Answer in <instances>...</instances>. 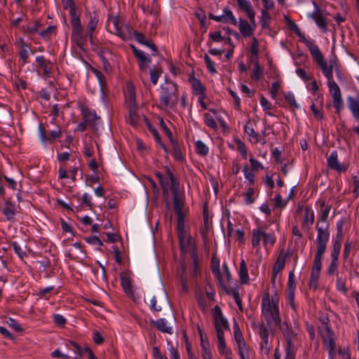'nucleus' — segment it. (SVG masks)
Returning a JSON list of instances; mask_svg holds the SVG:
<instances>
[{"label": "nucleus", "mask_w": 359, "mask_h": 359, "mask_svg": "<svg viewBox=\"0 0 359 359\" xmlns=\"http://www.w3.org/2000/svg\"><path fill=\"white\" fill-rule=\"evenodd\" d=\"M296 35L299 37V41L304 43L309 50L313 60L321 69L323 74L327 79V86L329 87V92L332 97L333 105L337 110V113L339 114L343 108L344 104L340 88L333 79L332 66L327 65L318 46L313 40H308L300 29L299 30V34H296Z\"/></svg>", "instance_id": "nucleus-1"}, {"label": "nucleus", "mask_w": 359, "mask_h": 359, "mask_svg": "<svg viewBox=\"0 0 359 359\" xmlns=\"http://www.w3.org/2000/svg\"><path fill=\"white\" fill-rule=\"evenodd\" d=\"M208 17L216 22H230L233 26L238 25L240 33L244 37L251 36L256 27L255 16L253 17V20L249 19L250 22L243 18H240L238 21L234 17L233 12L228 7L224 8L223 14L221 15H215L210 13Z\"/></svg>", "instance_id": "nucleus-2"}, {"label": "nucleus", "mask_w": 359, "mask_h": 359, "mask_svg": "<svg viewBox=\"0 0 359 359\" xmlns=\"http://www.w3.org/2000/svg\"><path fill=\"white\" fill-rule=\"evenodd\" d=\"M278 303V297L276 294L271 297L269 291L264 293L262 299V315L268 327H271L273 324L280 325V318Z\"/></svg>", "instance_id": "nucleus-3"}, {"label": "nucleus", "mask_w": 359, "mask_h": 359, "mask_svg": "<svg viewBox=\"0 0 359 359\" xmlns=\"http://www.w3.org/2000/svg\"><path fill=\"white\" fill-rule=\"evenodd\" d=\"M172 181L173 208L177 218V237H182L184 234H187L185 217L187 211L184 208V201L183 198L179 195L178 182L174 179Z\"/></svg>", "instance_id": "nucleus-4"}, {"label": "nucleus", "mask_w": 359, "mask_h": 359, "mask_svg": "<svg viewBox=\"0 0 359 359\" xmlns=\"http://www.w3.org/2000/svg\"><path fill=\"white\" fill-rule=\"evenodd\" d=\"M179 89L176 83H172L162 86L160 92V107L163 109H174L178 102Z\"/></svg>", "instance_id": "nucleus-5"}, {"label": "nucleus", "mask_w": 359, "mask_h": 359, "mask_svg": "<svg viewBox=\"0 0 359 359\" xmlns=\"http://www.w3.org/2000/svg\"><path fill=\"white\" fill-rule=\"evenodd\" d=\"M72 26L71 41L80 50L85 51L88 39V33L84 34L80 18L70 20Z\"/></svg>", "instance_id": "nucleus-6"}, {"label": "nucleus", "mask_w": 359, "mask_h": 359, "mask_svg": "<svg viewBox=\"0 0 359 359\" xmlns=\"http://www.w3.org/2000/svg\"><path fill=\"white\" fill-rule=\"evenodd\" d=\"M316 229L317 230V237L316 241V252L315 255L323 257L330 236V225L329 224H326L324 226H319V222H318L316 225Z\"/></svg>", "instance_id": "nucleus-7"}, {"label": "nucleus", "mask_w": 359, "mask_h": 359, "mask_svg": "<svg viewBox=\"0 0 359 359\" xmlns=\"http://www.w3.org/2000/svg\"><path fill=\"white\" fill-rule=\"evenodd\" d=\"M93 43H90L93 50L95 51L102 65V68L106 73H110L112 70L111 66L109 63V59L112 56V51L109 48H104L101 45L98 44L93 39Z\"/></svg>", "instance_id": "nucleus-8"}, {"label": "nucleus", "mask_w": 359, "mask_h": 359, "mask_svg": "<svg viewBox=\"0 0 359 359\" xmlns=\"http://www.w3.org/2000/svg\"><path fill=\"white\" fill-rule=\"evenodd\" d=\"M165 170L166 176L159 172H156V176L161 185L163 195L168 196L169 190L172 193L173 178L178 182L179 186L180 181L175 177L174 174L168 167H165Z\"/></svg>", "instance_id": "nucleus-9"}, {"label": "nucleus", "mask_w": 359, "mask_h": 359, "mask_svg": "<svg viewBox=\"0 0 359 359\" xmlns=\"http://www.w3.org/2000/svg\"><path fill=\"white\" fill-rule=\"evenodd\" d=\"M36 62L37 63V71L39 73L42 72V77L46 80L50 78L53 70V62L47 60L43 55L37 56Z\"/></svg>", "instance_id": "nucleus-10"}, {"label": "nucleus", "mask_w": 359, "mask_h": 359, "mask_svg": "<svg viewBox=\"0 0 359 359\" xmlns=\"http://www.w3.org/2000/svg\"><path fill=\"white\" fill-rule=\"evenodd\" d=\"M323 258V256H314L313 264L309 283L310 288H313V290H316L318 287V281L321 271Z\"/></svg>", "instance_id": "nucleus-11"}, {"label": "nucleus", "mask_w": 359, "mask_h": 359, "mask_svg": "<svg viewBox=\"0 0 359 359\" xmlns=\"http://www.w3.org/2000/svg\"><path fill=\"white\" fill-rule=\"evenodd\" d=\"M86 16L87 18L86 27H87L88 39H89L90 43H93V39H94L93 34H94V32L95 31V29L98 25V23H99V20H100L99 16H98V14L95 11L88 12L86 14Z\"/></svg>", "instance_id": "nucleus-12"}, {"label": "nucleus", "mask_w": 359, "mask_h": 359, "mask_svg": "<svg viewBox=\"0 0 359 359\" xmlns=\"http://www.w3.org/2000/svg\"><path fill=\"white\" fill-rule=\"evenodd\" d=\"M318 332L326 348H335L334 333L332 330L331 325L319 327Z\"/></svg>", "instance_id": "nucleus-13"}, {"label": "nucleus", "mask_w": 359, "mask_h": 359, "mask_svg": "<svg viewBox=\"0 0 359 359\" xmlns=\"http://www.w3.org/2000/svg\"><path fill=\"white\" fill-rule=\"evenodd\" d=\"M259 335L262 339L260 349L262 353L268 355L271 349V345L269 341V329L264 323L259 325Z\"/></svg>", "instance_id": "nucleus-14"}, {"label": "nucleus", "mask_w": 359, "mask_h": 359, "mask_svg": "<svg viewBox=\"0 0 359 359\" xmlns=\"http://www.w3.org/2000/svg\"><path fill=\"white\" fill-rule=\"evenodd\" d=\"M180 243V251L182 255H185L187 252H191V255L194 252H196V247L195 242L190 235L184 234L182 237H177Z\"/></svg>", "instance_id": "nucleus-15"}, {"label": "nucleus", "mask_w": 359, "mask_h": 359, "mask_svg": "<svg viewBox=\"0 0 359 359\" xmlns=\"http://www.w3.org/2000/svg\"><path fill=\"white\" fill-rule=\"evenodd\" d=\"M328 167L338 172H344L348 169V165L341 164L338 161V154L336 150L331 152L327 158Z\"/></svg>", "instance_id": "nucleus-16"}, {"label": "nucleus", "mask_w": 359, "mask_h": 359, "mask_svg": "<svg viewBox=\"0 0 359 359\" xmlns=\"http://www.w3.org/2000/svg\"><path fill=\"white\" fill-rule=\"evenodd\" d=\"M213 318L215 321V329H225L229 330V323L226 319H225L222 315V312L219 306H215L212 309Z\"/></svg>", "instance_id": "nucleus-17"}, {"label": "nucleus", "mask_w": 359, "mask_h": 359, "mask_svg": "<svg viewBox=\"0 0 359 359\" xmlns=\"http://www.w3.org/2000/svg\"><path fill=\"white\" fill-rule=\"evenodd\" d=\"M125 102L127 107H136L135 88L131 82L126 83V88L124 91Z\"/></svg>", "instance_id": "nucleus-18"}, {"label": "nucleus", "mask_w": 359, "mask_h": 359, "mask_svg": "<svg viewBox=\"0 0 359 359\" xmlns=\"http://www.w3.org/2000/svg\"><path fill=\"white\" fill-rule=\"evenodd\" d=\"M39 130L40 140L43 143H46L48 141L50 142L52 140H55L61 137V129L58 126L55 130L50 131V136H47L46 135V130L42 124H39Z\"/></svg>", "instance_id": "nucleus-19"}, {"label": "nucleus", "mask_w": 359, "mask_h": 359, "mask_svg": "<svg viewBox=\"0 0 359 359\" xmlns=\"http://www.w3.org/2000/svg\"><path fill=\"white\" fill-rule=\"evenodd\" d=\"M1 212L8 221L12 222H15V216L17 213V209L15 203L11 200L8 199L5 201L4 205L1 209Z\"/></svg>", "instance_id": "nucleus-20"}, {"label": "nucleus", "mask_w": 359, "mask_h": 359, "mask_svg": "<svg viewBox=\"0 0 359 359\" xmlns=\"http://www.w3.org/2000/svg\"><path fill=\"white\" fill-rule=\"evenodd\" d=\"M255 124L254 121L248 119L243 127L245 133L249 137V141L253 144H256L259 142V133L254 128Z\"/></svg>", "instance_id": "nucleus-21"}, {"label": "nucleus", "mask_w": 359, "mask_h": 359, "mask_svg": "<svg viewBox=\"0 0 359 359\" xmlns=\"http://www.w3.org/2000/svg\"><path fill=\"white\" fill-rule=\"evenodd\" d=\"M189 82L191 84L192 93L194 95L200 97L206 95L205 86L194 76L189 78Z\"/></svg>", "instance_id": "nucleus-22"}, {"label": "nucleus", "mask_w": 359, "mask_h": 359, "mask_svg": "<svg viewBox=\"0 0 359 359\" xmlns=\"http://www.w3.org/2000/svg\"><path fill=\"white\" fill-rule=\"evenodd\" d=\"M133 36L135 39V40L142 45H144L146 46H148L153 50V55H156L158 52V49L156 46L153 43V41L150 39H147L145 36L140 32H138L137 31L134 30L133 32Z\"/></svg>", "instance_id": "nucleus-23"}, {"label": "nucleus", "mask_w": 359, "mask_h": 359, "mask_svg": "<svg viewBox=\"0 0 359 359\" xmlns=\"http://www.w3.org/2000/svg\"><path fill=\"white\" fill-rule=\"evenodd\" d=\"M93 72L96 76V77L99 81L100 90H101V93H102L101 98L103 100V102H105L107 100V92H108V89L107 88L105 76L100 71H99L96 69H93Z\"/></svg>", "instance_id": "nucleus-24"}, {"label": "nucleus", "mask_w": 359, "mask_h": 359, "mask_svg": "<svg viewBox=\"0 0 359 359\" xmlns=\"http://www.w3.org/2000/svg\"><path fill=\"white\" fill-rule=\"evenodd\" d=\"M19 43L20 46L19 52L20 60L22 61V64H27L29 62V53H33V52L30 46L25 41L23 38H20Z\"/></svg>", "instance_id": "nucleus-25"}, {"label": "nucleus", "mask_w": 359, "mask_h": 359, "mask_svg": "<svg viewBox=\"0 0 359 359\" xmlns=\"http://www.w3.org/2000/svg\"><path fill=\"white\" fill-rule=\"evenodd\" d=\"M79 170V166L76 163L73 168L67 171L66 167L60 166L59 168V178L60 179H66L71 178L74 182L76 181V175Z\"/></svg>", "instance_id": "nucleus-26"}, {"label": "nucleus", "mask_w": 359, "mask_h": 359, "mask_svg": "<svg viewBox=\"0 0 359 359\" xmlns=\"http://www.w3.org/2000/svg\"><path fill=\"white\" fill-rule=\"evenodd\" d=\"M111 20L115 28L114 34L118 36L123 41H126L128 39V36L122 30L123 27V20L119 18V16L112 17Z\"/></svg>", "instance_id": "nucleus-27"}, {"label": "nucleus", "mask_w": 359, "mask_h": 359, "mask_svg": "<svg viewBox=\"0 0 359 359\" xmlns=\"http://www.w3.org/2000/svg\"><path fill=\"white\" fill-rule=\"evenodd\" d=\"M239 8L244 11L249 19L253 20L255 12L248 0H236Z\"/></svg>", "instance_id": "nucleus-28"}, {"label": "nucleus", "mask_w": 359, "mask_h": 359, "mask_svg": "<svg viewBox=\"0 0 359 359\" xmlns=\"http://www.w3.org/2000/svg\"><path fill=\"white\" fill-rule=\"evenodd\" d=\"M203 226L201 228L200 232L203 240H205L208 236V233L211 227V224L209 222V214L208 206L204 205L203 210Z\"/></svg>", "instance_id": "nucleus-29"}, {"label": "nucleus", "mask_w": 359, "mask_h": 359, "mask_svg": "<svg viewBox=\"0 0 359 359\" xmlns=\"http://www.w3.org/2000/svg\"><path fill=\"white\" fill-rule=\"evenodd\" d=\"M81 113L83 121L86 122L88 125L93 126L96 124L97 120L100 119V117L95 111H90L88 108H83Z\"/></svg>", "instance_id": "nucleus-30"}, {"label": "nucleus", "mask_w": 359, "mask_h": 359, "mask_svg": "<svg viewBox=\"0 0 359 359\" xmlns=\"http://www.w3.org/2000/svg\"><path fill=\"white\" fill-rule=\"evenodd\" d=\"M285 258L286 256L285 255H283L280 253L279 256L278 257L273 266V277H272V282L273 283H275L276 277L278 272L282 271L285 266Z\"/></svg>", "instance_id": "nucleus-31"}, {"label": "nucleus", "mask_w": 359, "mask_h": 359, "mask_svg": "<svg viewBox=\"0 0 359 359\" xmlns=\"http://www.w3.org/2000/svg\"><path fill=\"white\" fill-rule=\"evenodd\" d=\"M348 107L353 116L359 121V96L357 98L348 97L347 99Z\"/></svg>", "instance_id": "nucleus-32"}, {"label": "nucleus", "mask_w": 359, "mask_h": 359, "mask_svg": "<svg viewBox=\"0 0 359 359\" xmlns=\"http://www.w3.org/2000/svg\"><path fill=\"white\" fill-rule=\"evenodd\" d=\"M238 275L241 284H247L249 283V276L247 265L243 259H242L240 262Z\"/></svg>", "instance_id": "nucleus-33"}, {"label": "nucleus", "mask_w": 359, "mask_h": 359, "mask_svg": "<svg viewBox=\"0 0 359 359\" xmlns=\"http://www.w3.org/2000/svg\"><path fill=\"white\" fill-rule=\"evenodd\" d=\"M154 325L161 332L172 334L173 333V329L172 327L168 326L167 321L164 318H160L155 321H153Z\"/></svg>", "instance_id": "nucleus-34"}, {"label": "nucleus", "mask_w": 359, "mask_h": 359, "mask_svg": "<svg viewBox=\"0 0 359 359\" xmlns=\"http://www.w3.org/2000/svg\"><path fill=\"white\" fill-rule=\"evenodd\" d=\"M314 212L309 206H306L304 209V219L302 222L303 226L309 228L314 222Z\"/></svg>", "instance_id": "nucleus-35"}, {"label": "nucleus", "mask_w": 359, "mask_h": 359, "mask_svg": "<svg viewBox=\"0 0 359 359\" xmlns=\"http://www.w3.org/2000/svg\"><path fill=\"white\" fill-rule=\"evenodd\" d=\"M170 142L172 147L174 158H175V160H177L178 161H182L184 160V156H183V154L182 152V149H181L180 144L175 139L171 140V141H170Z\"/></svg>", "instance_id": "nucleus-36"}, {"label": "nucleus", "mask_w": 359, "mask_h": 359, "mask_svg": "<svg viewBox=\"0 0 359 359\" xmlns=\"http://www.w3.org/2000/svg\"><path fill=\"white\" fill-rule=\"evenodd\" d=\"M62 3L64 9H69L70 20H73L74 18H79L76 15L74 0H62Z\"/></svg>", "instance_id": "nucleus-37"}, {"label": "nucleus", "mask_w": 359, "mask_h": 359, "mask_svg": "<svg viewBox=\"0 0 359 359\" xmlns=\"http://www.w3.org/2000/svg\"><path fill=\"white\" fill-rule=\"evenodd\" d=\"M128 122L132 126H136L138 123V116L137 114V106L128 107Z\"/></svg>", "instance_id": "nucleus-38"}, {"label": "nucleus", "mask_w": 359, "mask_h": 359, "mask_svg": "<svg viewBox=\"0 0 359 359\" xmlns=\"http://www.w3.org/2000/svg\"><path fill=\"white\" fill-rule=\"evenodd\" d=\"M121 285L126 292L131 291V278L126 273H121L120 275Z\"/></svg>", "instance_id": "nucleus-39"}, {"label": "nucleus", "mask_w": 359, "mask_h": 359, "mask_svg": "<svg viewBox=\"0 0 359 359\" xmlns=\"http://www.w3.org/2000/svg\"><path fill=\"white\" fill-rule=\"evenodd\" d=\"M211 270L212 273L219 279H221V273L219 270V259L212 255L211 258Z\"/></svg>", "instance_id": "nucleus-40"}, {"label": "nucleus", "mask_w": 359, "mask_h": 359, "mask_svg": "<svg viewBox=\"0 0 359 359\" xmlns=\"http://www.w3.org/2000/svg\"><path fill=\"white\" fill-rule=\"evenodd\" d=\"M262 237H264L263 229H253L252 238V245L253 247L259 246Z\"/></svg>", "instance_id": "nucleus-41"}, {"label": "nucleus", "mask_w": 359, "mask_h": 359, "mask_svg": "<svg viewBox=\"0 0 359 359\" xmlns=\"http://www.w3.org/2000/svg\"><path fill=\"white\" fill-rule=\"evenodd\" d=\"M57 27L55 25H50L46 29L39 32V35L42 39L46 41L50 40L52 35L56 34Z\"/></svg>", "instance_id": "nucleus-42"}, {"label": "nucleus", "mask_w": 359, "mask_h": 359, "mask_svg": "<svg viewBox=\"0 0 359 359\" xmlns=\"http://www.w3.org/2000/svg\"><path fill=\"white\" fill-rule=\"evenodd\" d=\"M195 150L196 152L202 156H205L209 152L208 147L201 141L198 140L195 142Z\"/></svg>", "instance_id": "nucleus-43"}, {"label": "nucleus", "mask_w": 359, "mask_h": 359, "mask_svg": "<svg viewBox=\"0 0 359 359\" xmlns=\"http://www.w3.org/2000/svg\"><path fill=\"white\" fill-rule=\"evenodd\" d=\"M261 20L260 24L262 29H269L270 27L271 16L269 11L262 10L261 11Z\"/></svg>", "instance_id": "nucleus-44"}, {"label": "nucleus", "mask_w": 359, "mask_h": 359, "mask_svg": "<svg viewBox=\"0 0 359 359\" xmlns=\"http://www.w3.org/2000/svg\"><path fill=\"white\" fill-rule=\"evenodd\" d=\"M276 242V236L273 233H266L264 231L263 243L264 247H271Z\"/></svg>", "instance_id": "nucleus-45"}, {"label": "nucleus", "mask_w": 359, "mask_h": 359, "mask_svg": "<svg viewBox=\"0 0 359 359\" xmlns=\"http://www.w3.org/2000/svg\"><path fill=\"white\" fill-rule=\"evenodd\" d=\"M193 259V276L194 278H197L200 274L201 269L199 266V259L196 252H194L191 255Z\"/></svg>", "instance_id": "nucleus-46"}, {"label": "nucleus", "mask_w": 359, "mask_h": 359, "mask_svg": "<svg viewBox=\"0 0 359 359\" xmlns=\"http://www.w3.org/2000/svg\"><path fill=\"white\" fill-rule=\"evenodd\" d=\"M234 142L237 146L238 150L241 153V156L246 159L248 156V150L245 144L238 138H235Z\"/></svg>", "instance_id": "nucleus-47"}, {"label": "nucleus", "mask_w": 359, "mask_h": 359, "mask_svg": "<svg viewBox=\"0 0 359 359\" xmlns=\"http://www.w3.org/2000/svg\"><path fill=\"white\" fill-rule=\"evenodd\" d=\"M42 27V24L40 20H36L32 24L27 26L25 33L27 34H34L39 32V29Z\"/></svg>", "instance_id": "nucleus-48"}, {"label": "nucleus", "mask_w": 359, "mask_h": 359, "mask_svg": "<svg viewBox=\"0 0 359 359\" xmlns=\"http://www.w3.org/2000/svg\"><path fill=\"white\" fill-rule=\"evenodd\" d=\"M341 241L334 240L333 243V249L331 253L332 259H339V256L341 251Z\"/></svg>", "instance_id": "nucleus-49"}, {"label": "nucleus", "mask_w": 359, "mask_h": 359, "mask_svg": "<svg viewBox=\"0 0 359 359\" xmlns=\"http://www.w3.org/2000/svg\"><path fill=\"white\" fill-rule=\"evenodd\" d=\"M262 75V69L259 64L258 59L255 60V67L251 76L254 81H259Z\"/></svg>", "instance_id": "nucleus-50"}, {"label": "nucleus", "mask_w": 359, "mask_h": 359, "mask_svg": "<svg viewBox=\"0 0 359 359\" xmlns=\"http://www.w3.org/2000/svg\"><path fill=\"white\" fill-rule=\"evenodd\" d=\"M337 280H336V287L337 289L341 292L344 294H346L348 291L346 287V280L341 276H339V273H337Z\"/></svg>", "instance_id": "nucleus-51"}, {"label": "nucleus", "mask_w": 359, "mask_h": 359, "mask_svg": "<svg viewBox=\"0 0 359 359\" xmlns=\"http://www.w3.org/2000/svg\"><path fill=\"white\" fill-rule=\"evenodd\" d=\"M295 352L291 339L287 340V346L285 348V357L284 359H294Z\"/></svg>", "instance_id": "nucleus-52"}, {"label": "nucleus", "mask_w": 359, "mask_h": 359, "mask_svg": "<svg viewBox=\"0 0 359 359\" xmlns=\"http://www.w3.org/2000/svg\"><path fill=\"white\" fill-rule=\"evenodd\" d=\"M150 79L151 82L156 85L158 82V80L161 76V68H158L157 67H153L150 69Z\"/></svg>", "instance_id": "nucleus-53"}, {"label": "nucleus", "mask_w": 359, "mask_h": 359, "mask_svg": "<svg viewBox=\"0 0 359 359\" xmlns=\"http://www.w3.org/2000/svg\"><path fill=\"white\" fill-rule=\"evenodd\" d=\"M245 178L248 180L250 184H254L255 175L253 170H250L248 165H245L243 170Z\"/></svg>", "instance_id": "nucleus-54"}, {"label": "nucleus", "mask_w": 359, "mask_h": 359, "mask_svg": "<svg viewBox=\"0 0 359 359\" xmlns=\"http://www.w3.org/2000/svg\"><path fill=\"white\" fill-rule=\"evenodd\" d=\"M233 334H234V338L237 343V345L245 344L243 337V334H242L237 323H235L233 325Z\"/></svg>", "instance_id": "nucleus-55"}, {"label": "nucleus", "mask_w": 359, "mask_h": 359, "mask_svg": "<svg viewBox=\"0 0 359 359\" xmlns=\"http://www.w3.org/2000/svg\"><path fill=\"white\" fill-rule=\"evenodd\" d=\"M149 130L150 132L151 133V134L154 135V139L156 140V142L161 146V148H163V149L165 151V152H168V150H167V147L165 146V144L163 143L162 140H161V138L158 134V132L157 131V130L151 126H149Z\"/></svg>", "instance_id": "nucleus-56"}, {"label": "nucleus", "mask_w": 359, "mask_h": 359, "mask_svg": "<svg viewBox=\"0 0 359 359\" xmlns=\"http://www.w3.org/2000/svg\"><path fill=\"white\" fill-rule=\"evenodd\" d=\"M284 97L285 101L288 103L290 107H292L294 109L299 108V105L297 102L293 93L289 92L285 95Z\"/></svg>", "instance_id": "nucleus-57"}, {"label": "nucleus", "mask_w": 359, "mask_h": 359, "mask_svg": "<svg viewBox=\"0 0 359 359\" xmlns=\"http://www.w3.org/2000/svg\"><path fill=\"white\" fill-rule=\"evenodd\" d=\"M345 224V221L343 219H340L337 222V233L335 240L341 241L343 240L344 237V231H343V227Z\"/></svg>", "instance_id": "nucleus-58"}, {"label": "nucleus", "mask_w": 359, "mask_h": 359, "mask_svg": "<svg viewBox=\"0 0 359 359\" xmlns=\"http://www.w3.org/2000/svg\"><path fill=\"white\" fill-rule=\"evenodd\" d=\"M259 52V42L255 37L252 38V41L250 46V53L252 54L251 61H253V57H255V60L257 59Z\"/></svg>", "instance_id": "nucleus-59"}, {"label": "nucleus", "mask_w": 359, "mask_h": 359, "mask_svg": "<svg viewBox=\"0 0 359 359\" xmlns=\"http://www.w3.org/2000/svg\"><path fill=\"white\" fill-rule=\"evenodd\" d=\"M133 53L135 56L137 58L138 62L140 61H146L149 57H147L144 53L142 50H138L135 46H130Z\"/></svg>", "instance_id": "nucleus-60"}, {"label": "nucleus", "mask_w": 359, "mask_h": 359, "mask_svg": "<svg viewBox=\"0 0 359 359\" xmlns=\"http://www.w3.org/2000/svg\"><path fill=\"white\" fill-rule=\"evenodd\" d=\"M204 61H205V63L206 65V67H207V69H208V71L212 74H216L217 70L215 67V62L211 60V58L207 54H205L204 55Z\"/></svg>", "instance_id": "nucleus-61"}, {"label": "nucleus", "mask_w": 359, "mask_h": 359, "mask_svg": "<svg viewBox=\"0 0 359 359\" xmlns=\"http://www.w3.org/2000/svg\"><path fill=\"white\" fill-rule=\"evenodd\" d=\"M203 118H204V122L207 126H208L212 129L217 128V125L215 121L214 120L213 117L210 114L205 113L203 115Z\"/></svg>", "instance_id": "nucleus-62"}, {"label": "nucleus", "mask_w": 359, "mask_h": 359, "mask_svg": "<svg viewBox=\"0 0 359 359\" xmlns=\"http://www.w3.org/2000/svg\"><path fill=\"white\" fill-rule=\"evenodd\" d=\"M285 21L287 24V27L295 34H299V30L300 29L297 25L287 15H285L284 17Z\"/></svg>", "instance_id": "nucleus-63"}, {"label": "nucleus", "mask_w": 359, "mask_h": 359, "mask_svg": "<svg viewBox=\"0 0 359 359\" xmlns=\"http://www.w3.org/2000/svg\"><path fill=\"white\" fill-rule=\"evenodd\" d=\"M296 288L295 277L293 271L289 273L287 289L288 292H294Z\"/></svg>", "instance_id": "nucleus-64"}]
</instances>
